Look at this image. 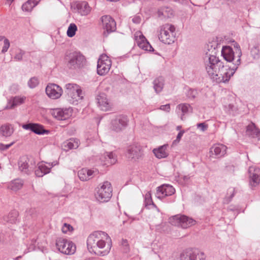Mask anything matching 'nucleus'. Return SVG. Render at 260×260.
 <instances>
[{
	"label": "nucleus",
	"instance_id": "72a5a7b5",
	"mask_svg": "<svg viewBox=\"0 0 260 260\" xmlns=\"http://www.w3.org/2000/svg\"><path fill=\"white\" fill-rule=\"evenodd\" d=\"M79 146V141L77 139H70L69 140L65 142L63 144V147L65 150L68 151L72 149H76Z\"/></svg>",
	"mask_w": 260,
	"mask_h": 260
},
{
	"label": "nucleus",
	"instance_id": "c03bdc74",
	"mask_svg": "<svg viewBox=\"0 0 260 260\" xmlns=\"http://www.w3.org/2000/svg\"><path fill=\"white\" fill-rule=\"evenodd\" d=\"M38 79L35 77L31 78L28 81V86L30 88H34L36 87L39 84Z\"/></svg>",
	"mask_w": 260,
	"mask_h": 260
},
{
	"label": "nucleus",
	"instance_id": "7ed1b4c3",
	"mask_svg": "<svg viewBox=\"0 0 260 260\" xmlns=\"http://www.w3.org/2000/svg\"><path fill=\"white\" fill-rule=\"evenodd\" d=\"M64 61L69 69L77 70L86 65V59L79 51H68L65 53Z\"/></svg>",
	"mask_w": 260,
	"mask_h": 260
},
{
	"label": "nucleus",
	"instance_id": "e2e57ef3",
	"mask_svg": "<svg viewBox=\"0 0 260 260\" xmlns=\"http://www.w3.org/2000/svg\"><path fill=\"white\" fill-rule=\"evenodd\" d=\"M5 39H6V38L4 36H0V41H2L3 40L4 41Z\"/></svg>",
	"mask_w": 260,
	"mask_h": 260
},
{
	"label": "nucleus",
	"instance_id": "79ce46f5",
	"mask_svg": "<svg viewBox=\"0 0 260 260\" xmlns=\"http://www.w3.org/2000/svg\"><path fill=\"white\" fill-rule=\"evenodd\" d=\"M251 54L254 58L258 57L260 54V45H256L251 49Z\"/></svg>",
	"mask_w": 260,
	"mask_h": 260
},
{
	"label": "nucleus",
	"instance_id": "bf43d9fd",
	"mask_svg": "<svg viewBox=\"0 0 260 260\" xmlns=\"http://www.w3.org/2000/svg\"><path fill=\"white\" fill-rule=\"evenodd\" d=\"M174 1L181 5H185L187 3V0H174Z\"/></svg>",
	"mask_w": 260,
	"mask_h": 260
},
{
	"label": "nucleus",
	"instance_id": "cd10ccee",
	"mask_svg": "<svg viewBox=\"0 0 260 260\" xmlns=\"http://www.w3.org/2000/svg\"><path fill=\"white\" fill-rule=\"evenodd\" d=\"M137 44L140 48L144 50L149 51H153L152 47L143 35L139 37V39L137 40Z\"/></svg>",
	"mask_w": 260,
	"mask_h": 260
},
{
	"label": "nucleus",
	"instance_id": "2eb2a0df",
	"mask_svg": "<svg viewBox=\"0 0 260 260\" xmlns=\"http://www.w3.org/2000/svg\"><path fill=\"white\" fill-rule=\"evenodd\" d=\"M45 90L47 95L52 99H58L63 92L61 87L54 83L49 84Z\"/></svg>",
	"mask_w": 260,
	"mask_h": 260
},
{
	"label": "nucleus",
	"instance_id": "a211bd4d",
	"mask_svg": "<svg viewBox=\"0 0 260 260\" xmlns=\"http://www.w3.org/2000/svg\"><path fill=\"white\" fill-rule=\"evenodd\" d=\"M226 149V146L223 144H215L210 148L209 155L215 158L221 157L225 154Z\"/></svg>",
	"mask_w": 260,
	"mask_h": 260
},
{
	"label": "nucleus",
	"instance_id": "c85d7f7f",
	"mask_svg": "<svg viewBox=\"0 0 260 260\" xmlns=\"http://www.w3.org/2000/svg\"><path fill=\"white\" fill-rule=\"evenodd\" d=\"M13 126L9 123L3 124L0 127V134L4 137H9L14 133Z\"/></svg>",
	"mask_w": 260,
	"mask_h": 260
},
{
	"label": "nucleus",
	"instance_id": "7c9ffc66",
	"mask_svg": "<svg viewBox=\"0 0 260 260\" xmlns=\"http://www.w3.org/2000/svg\"><path fill=\"white\" fill-rule=\"evenodd\" d=\"M167 145H163L160 146L158 148H155L153 150V152L155 156L158 158H166L168 155V153L167 152Z\"/></svg>",
	"mask_w": 260,
	"mask_h": 260
},
{
	"label": "nucleus",
	"instance_id": "f704fd0d",
	"mask_svg": "<svg viewBox=\"0 0 260 260\" xmlns=\"http://www.w3.org/2000/svg\"><path fill=\"white\" fill-rule=\"evenodd\" d=\"M40 0H28L22 6L23 11L30 12L39 3Z\"/></svg>",
	"mask_w": 260,
	"mask_h": 260
},
{
	"label": "nucleus",
	"instance_id": "dca6fc26",
	"mask_svg": "<svg viewBox=\"0 0 260 260\" xmlns=\"http://www.w3.org/2000/svg\"><path fill=\"white\" fill-rule=\"evenodd\" d=\"M248 173L250 186L251 188L256 186L260 182V169L255 166L250 167Z\"/></svg>",
	"mask_w": 260,
	"mask_h": 260
},
{
	"label": "nucleus",
	"instance_id": "338daca9",
	"mask_svg": "<svg viewBox=\"0 0 260 260\" xmlns=\"http://www.w3.org/2000/svg\"><path fill=\"white\" fill-rule=\"evenodd\" d=\"M7 1L10 2L11 3H12L14 0H7Z\"/></svg>",
	"mask_w": 260,
	"mask_h": 260
},
{
	"label": "nucleus",
	"instance_id": "13d9d810",
	"mask_svg": "<svg viewBox=\"0 0 260 260\" xmlns=\"http://www.w3.org/2000/svg\"><path fill=\"white\" fill-rule=\"evenodd\" d=\"M132 21L135 23H139L141 21V18L140 17L137 16L133 18Z\"/></svg>",
	"mask_w": 260,
	"mask_h": 260
},
{
	"label": "nucleus",
	"instance_id": "423d86ee",
	"mask_svg": "<svg viewBox=\"0 0 260 260\" xmlns=\"http://www.w3.org/2000/svg\"><path fill=\"white\" fill-rule=\"evenodd\" d=\"M55 244L57 249L64 254H73L76 250V245L72 241L62 237L58 238Z\"/></svg>",
	"mask_w": 260,
	"mask_h": 260
},
{
	"label": "nucleus",
	"instance_id": "a18cd8bd",
	"mask_svg": "<svg viewBox=\"0 0 260 260\" xmlns=\"http://www.w3.org/2000/svg\"><path fill=\"white\" fill-rule=\"evenodd\" d=\"M25 52L20 49H18L14 57L15 61H20L22 60L23 56L25 54Z\"/></svg>",
	"mask_w": 260,
	"mask_h": 260
},
{
	"label": "nucleus",
	"instance_id": "052dcab7",
	"mask_svg": "<svg viewBox=\"0 0 260 260\" xmlns=\"http://www.w3.org/2000/svg\"><path fill=\"white\" fill-rule=\"evenodd\" d=\"M182 178L183 179L184 181H187L189 179L190 177L188 175H184Z\"/></svg>",
	"mask_w": 260,
	"mask_h": 260
},
{
	"label": "nucleus",
	"instance_id": "ea45409f",
	"mask_svg": "<svg viewBox=\"0 0 260 260\" xmlns=\"http://www.w3.org/2000/svg\"><path fill=\"white\" fill-rule=\"evenodd\" d=\"M77 30V27L75 23H71L68 27L67 34L69 37H73L76 34V31Z\"/></svg>",
	"mask_w": 260,
	"mask_h": 260
},
{
	"label": "nucleus",
	"instance_id": "c756f323",
	"mask_svg": "<svg viewBox=\"0 0 260 260\" xmlns=\"http://www.w3.org/2000/svg\"><path fill=\"white\" fill-rule=\"evenodd\" d=\"M24 184L23 180L16 179L11 181L8 184V188L13 191H16L20 189Z\"/></svg>",
	"mask_w": 260,
	"mask_h": 260
},
{
	"label": "nucleus",
	"instance_id": "3c124183",
	"mask_svg": "<svg viewBox=\"0 0 260 260\" xmlns=\"http://www.w3.org/2000/svg\"><path fill=\"white\" fill-rule=\"evenodd\" d=\"M121 245L124 248V252H127L129 251V246L127 240L126 239H122L121 241Z\"/></svg>",
	"mask_w": 260,
	"mask_h": 260
},
{
	"label": "nucleus",
	"instance_id": "8fccbe9b",
	"mask_svg": "<svg viewBox=\"0 0 260 260\" xmlns=\"http://www.w3.org/2000/svg\"><path fill=\"white\" fill-rule=\"evenodd\" d=\"M9 47H10V42H9V40L7 39H5V40L4 41V46H3L2 50V52L3 53H5V52H6L8 51Z\"/></svg>",
	"mask_w": 260,
	"mask_h": 260
},
{
	"label": "nucleus",
	"instance_id": "6ab92c4d",
	"mask_svg": "<svg viewBox=\"0 0 260 260\" xmlns=\"http://www.w3.org/2000/svg\"><path fill=\"white\" fill-rule=\"evenodd\" d=\"M22 127L24 129L30 130L38 135L48 134L49 133V131L44 129L42 125L38 123H29L24 124L22 125Z\"/></svg>",
	"mask_w": 260,
	"mask_h": 260
},
{
	"label": "nucleus",
	"instance_id": "412c9836",
	"mask_svg": "<svg viewBox=\"0 0 260 260\" xmlns=\"http://www.w3.org/2000/svg\"><path fill=\"white\" fill-rule=\"evenodd\" d=\"M98 106L103 111H108L111 108V105L104 93H100L96 97Z\"/></svg>",
	"mask_w": 260,
	"mask_h": 260
},
{
	"label": "nucleus",
	"instance_id": "0eeeda50",
	"mask_svg": "<svg viewBox=\"0 0 260 260\" xmlns=\"http://www.w3.org/2000/svg\"><path fill=\"white\" fill-rule=\"evenodd\" d=\"M129 120L127 116L119 114L115 116L111 121V128L116 132L124 130L128 124Z\"/></svg>",
	"mask_w": 260,
	"mask_h": 260
},
{
	"label": "nucleus",
	"instance_id": "864d4df0",
	"mask_svg": "<svg viewBox=\"0 0 260 260\" xmlns=\"http://www.w3.org/2000/svg\"><path fill=\"white\" fill-rule=\"evenodd\" d=\"M197 126V127L198 128H200V130L202 132H205L208 128V125L206 124L205 123H198Z\"/></svg>",
	"mask_w": 260,
	"mask_h": 260
},
{
	"label": "nucleus",
	"instance_id": "680f3d73",
	"mask_svg": "<svg viewBox=\"0 0 260 260\" xmlns=\"http://www.w3.org/2000/svg\"><path fill=\"white\" fill-rule=\"evenodd\" d=\"M182 126L181 125H178L176 127V129L177 131H181V128Z\"/></svg>",
	"mask_w": 260,
	"mask_h": 260
},
{
	"label": "nucleus",
	"instance_id": "aec40b11",
	"mask_svg": "<svg viewBox=\"0 0 260 260\" xmlns=\"http://www.w3.org/2000/svg\"><path fill=\"white\" fill-rule=\"evenodd\" d=\"M234 49L229 46H223L221 50V55L228 62L234 61L235 63L237 59Z\"/></svg>",
	"mask_w": 260,
	"mask_h": 260
},
{
	"label": "nucleus",
	"instance_id": "de8ad7c7",
	"mask_svg": "<svg viewBox=\"0 0 260 260\" xmlns=\"http://www.w3.org/2000/svg\"><path fill=\"white\" fill-rule=\"evenodd\" d=\"M62 232L63 233L67 234L68 232L73 231V228L69 224L64 223L61 229Z\"/></svg>",
	"mask_w": 260,
	"mask_h": 260
},
{
	"label": "nucleus",
	"instance_id": "49530a36",
	"mask_svg": "<svg viewBox=\"0 0 260 260\" xmlns=\"http://www.w3.org/2000/svg\"><path fill=\"white\" fill-rule=\"evenodd\" d=\"M197 90L193 89H189L186 95L189 99H194L197 95Z\"/></svg>",
	"mask_w": 260,
	"mask_h": 260
},
{
	"label": "nucleus",
	"instance_id": "473e14b6",
	"mask_svg": "<svg viewBox=\"0 0 260 260\" xmlns=\"http://www.w3.org/2000/svg\"><path fill=\"white\" fill-rule=\"evenodd\" d=\"M164 82V78L162 77H159L154 80L153 88L156 93H159L162 90Z\"/></svg>",
	"mask_w": 260,
	"mask_h": 260
},
{
	"label": "nucleus",
	"instance_id": "f03ea898",
	"mask_svg": "<svg viewBox=\"0 0 260 260\" xmlns=\"http://www.w3.org/2000/svg\"><path fill=\"white\" fill-rule=\"evenodd\" d=\"M112 246V241L109 235L102 231H95L90 234L87 239V247L89 252L104 256L108 254Z\"/></svg>",
	"mask_w": 260,
	"mask_h": 260
},
{
	"label": "nucleus",
	"instance_id": "774afa93",
	"mask_svg": "<svg viewBox=\"0 0 260 260\" xmlns=\"http://www.w3.org/2000/svg\"><path fill=\"white\" fill-rule=\"evenodd\" d=\"M2 241V237H1V236L0 235V242Z\"/></svg>",
	"mask_w": 260,
	"mask_h": 260
},
{
	"label": "nucleus",
	"instance_id": "f8f14e48",
	"mask_svg": "<svg viewBox=\"0 0 260 260\" xmlns=\"http://www.w3.org/2000/svg\"><path fill=\"white\" fill-rule=\"evenodd\" d=\"M103 28L105 30L103 35L105 37L116 29V23L115 20L109 15H105L101 17Z\"/></svg>",
	"mask_w": 260,
	"mask_h": 260
},
{
	"label": "nucleus",
	"instance_id": "4be33fe9",
	"mask_svg": "<svg viewBox=\"0 0 260 260\" xmlns=\"http://www.w3.org/2000/svg\"><path fill=\"white\" fill-rule=\"evenodd\" d=\"M97 173V171H94L92 170L83 168L78 171V176L80 180L86 181L91 179L95 174Z\"/></svg>",
	"mask_w": 260,
	"mask_h": 260
},
{
	"label": "nucleus",
	"instance_id": "4d7b16f0",
	"mask_svg": "<svg viewBox=\"0 0 260 260\" xmlns=\"http://www.w3.org/2000/svg\"><path fill=\"white\" fill-rule=\"evenodd\" d=\"M159 109L164 111L169 112L170 110V105L169 104L165 105H161L160 106Z\"/></svg>",
	"mask_w": 260,
	"mask_h": 260
},
{
	"label": "nucleus",
	"instance_id": "4468645a",
	"mask_svg": "<svg viewBox=\"0 0 260 260\" xmlns=\"http://www.w3.org/2000/svg\"><path fill=\"white\" fill-rule=\"evenodd\" d=\"M57 164L58 162L57 161L48 163L42 161L39 163L38 164V168L35 171L36 176L38 177H43L50 173L51 169Z\"/></svg>",
	"mask_w": 260,
	"mask_h": 260
},
{
	"label": "nucleus",
	"instance_id": "39448f33",
	"mask_svg": "<svg viewBox=\"0 0 260 260\" xmlns=\"http://www.w3.org/2000/svg\"><path fill=\"white\" fill-rule=\"evenodd\" d=\"M95 190V198L98 201L102 203L108 202L112 196V188L111 183L108 181H105L102 184H100Z\"/></svg>",
	"mask_w": 260,
	"mask_h": 260
},
{
	"label": "nucleus",
	"instance_id": "6e6d98bb",
	"mask_svg": "<svg viewBox=\"0 0 260 260\" xmlns=\"http://www.w3.org/2000/svg\"><path fill=\"white\" fill-rule=\"evenodd\" d=\"M13 144H14V142H12L9 144H0V150H3V151L9 149Z\"/></svg>",
	"mask_w": 260,
	"mask_h": 260
},
{
	"label": "nucleus",
	"instance_id": "ddd939ff",
	"mask_svg": "<svg viewBox=\"0 0 260 260\" xmlns=\"http://www.w3.org/2000/svg\"><path fill=\"white\" fill-rule=\"evenodd\" d=\"M97 159L99 165L107 166L113 165L117 161V156L113 152H106L104 154L97 156Z\"/></svg>",
	"mask_w": 260,
	"mask_h": 260
},
{
	"label": "nucleus",
	"instance_id": "9d476101",
	"mask_svg": "<svg viewBox=\"0 0 260 260\" xmlns=\"http://www.w3.org/2000/svg\"><path fill=\"white\" fill-rule=\"evenodd\" d=\"M111 67V61L106 55H102L99 59L97 65V73L100 75L107 74Z\"/></svg>",
	"mask_w": 260,
	"mask_h": 260
},
{
	"label": "nucleus",
	"instance_id": "09e8293b",
	"mask_svg": "<svg viewBox=\"0 0 260 260\" xmlns=\"http://www.w3.org/2000/svg\"><path fill=\"white\" fill-rule=\"evenodd\" d=\"M145 203L146 206H147L148 205H154V204L152 202L150 193H148L146 194L145 195Z\"/></svg>",
	"mask_w": 260,
	"mask_h": 260
},
{
	"label": "nucleus",
	"instance_id": "5701e85b",
	"mask_svg": "<svg viewBox=\"0 0 260 260\" xmlns=\"http://www.w3.org/2000/svg\"><path fill=\"white\" fill-rule=\"evenodd\" d=\"M246 134L251 138H256L260 140V130L251 122L246 126Z\"/></svg>",
	"mask_w": 260,
	"mask_h": 260
},
{
	"label": "nucleus",
	"instance_id": "f3484780",
	"mask_svg": "<svg viewBox=\"0 0 260 260\" xmlns=\"http://www.w3.org/2000/svg\"><path fill=\"white\" fill-rule=\"evenodd\" d=\"M175 192V189L173 186L164 184L157 188L156 197L157 198L161 199L167 196H171Z\"/></svg>",
	"mask_w": 260,
	"mask_h": 260
},
{
	"label": "nucleus",
	"instance_id": "bb28decb",
	"mask_svg": "<svg viewBox=\"0 0 260 260\" xmlns=\"http://www.w3.org/2000/svg\"><path fill=\"white\" fill-rule=\"evenodd\" d=\"M220 46L215 41H213L209 42L206 46V52L205 54H211L213 55H216L217 52L219 51V49Z\"/></svg>",
	"mask_w": 260,
	"mask_h": 260
},
{
	"label": "nucleus",
	"instance_id": "4c0bfd02",
	"mask_svg": "<svg viewBox=\"0 0 260 260\" xmlns=\"http://www.w3.org/2000/svg\"><path fill=\"white\" fill-rule=\"evenodd\" d=\"M25 99V97L24 96H15L10 101L9 104H10V106L9 107L7 106V108L9 109H13L15 107L23 103Z\"/></svg>",
	"mask_w": 260,
	"mask_h": 260
},
{
	"label": "nucleus",
	"instance_id": "0e129e2a",
	"mask_svg": "<svg viewBox=\"0 0 260 260\" xmlns=\"http://www.w3.org/2000/svg\"><path fill=\"white\" fill-rule=\"evenodd\" d=\"M234 196V190H233V193L231 195V197H230V198L232 199L233 197ZM231 199L229 201H231Z\"/></svg>",
	"mask_w": 260,
	"mask_h": 260
},
{
	"label": "nucleus",
	"instance_id": "20e7f679",
	"mask_svg": "<svg viewBox=\"0 0 260 260\" xmlns=\"http://www.w3.org/2000/svg\"><path fill=\"white\" fill-rule=\"evenodd\" d=\"M175 27L171 24L166 23L159 27V40L166 44H171L175 40Z\"/></svg>",
	"mask_w": 260,
	"mask_h": 260
},
{
	"label": "nucleus",
	"instance_id": "69168bd1",
	"mask_svg": "<svg viewBox=\"0 0 260 260\" xmlns=\"http://www.w3.org/2000/svg\"><path fill=\"white\" fill-rule=\"evenodd\" d=\"M234 106L232 105H229V107H230V108L232 109V107H233Z\"/></svg>",
	"mask_w": 260,
	"mask_h": 260
},
{
	"label": "nucleus",
	"instance_id": "393cba45",
	"mask_svg": "<svg viewBox=\"0 0 260 260\" xmlns=\"http://www.w3.org/2000/svg\"><path fill=\"white\" fill-rule=\"evenodd\" d=\"M68 100L69 102L73 105H77L78 102L82 101L84 97V94L82 92L81 88L80 87V91L77 92L76 93L69 92V95H67Z\"/></svg>",
	"mask_w": 260,
	"mask_h": 260
},
{
	"label": "nucleus",
	"instance_id": "c9c22d12",
	"mask_svg": "<svg viewBox=\"0 0 260 260\" xmlns=\"http://www.w3.org/2000/svg\"><path fill=\"white\" fill-rule=\"evenodd\" d=\"M80 86L77 84L75 83H68L65 85V92L67 95H69V92L71 91L74 94L77 92L80 91Z\"/></svg>",
	"mask_w": 260,
	"mask_h": 260
},
{
	"label": "nucleus",
	"instance_id": "a19ab883",
	"mask_svg": "<svg viewBox=\"0 0 260 260\" xmlns=\"http://www.w3.org/2000/svg\"><path fill=\"white\" fill-rule=\"evenodd\" d=\"M18 213L16 211L14 210L11 212L7 217V221L10 223H14L17 219Z\"/></svg>",
	"mask_w": 260,
	"mask_h": 260
},
{
	"label": "nucleus",
	"instance_id": "1a4fd4ad",
	"mask_svg": "<svg viewBox=\"0 0 260 260\" xmlns=\"http://www.w3.org/2000/svg\"><path fill=\"white\" fill-rule=\"evenodd\" d=\"M125 156L129 160L133 162L137 161L143 156L142 147L138 144L129 146L127 148Z\"/></svg>",
	"mask_w": 260,
	"mask_h": 260
},
{
	"label": "nucleus",
	"instance_id": "5fc2aeb1",
	"mask_svg": "<svg viewBox=\"0 0 260 260\" xmlns=\"http://www.w3.org/2000/svg\"><path fill=\"white\" fill-rule=\"evenodd\" d=\"M36 242V240H35V239H32L31 240V243H30L29 246L28 247V248H27V251L26 252H30V251H33L35 250Z\"/></svg>",
	"mask_w": 260,
	"mask_h": 260
},
{
	"label": "nucleus",
	"instance_id": "37998d69",
	"mask_svg": "<svg viewBox=\"0 0 260 260\" xmlns=\"http://www.w3.org/2000/svg\"><path fill=\"white\" fill-rule=\"evenodd\" d=\"M181 260H192L191 249L187 250L180 255Z\"/></svg>",
	"mask_w": 260,
	"mask_h": 260
},
{
	"label": "nucleus",
	"instance_id": "a878e982",
	"mask_svg": "<svg viewBox=\"0 0 260 260\" xmlns=\"http://www.w3.org/2000/svg\"><path fill=\"white\" fill-rule=\"evenodd\" d=\"M234 51H235V53L236 56L237 57V60L235 63H233L232 68L234 70L235 72L237 70L238 66L241 64V56L242 55V51L241 50L240 45L236 42H234Z\"/></svg>",
	"mask_w": 260,
	"mask_h": 260
},
{
	"label": "nucleus",
	"instance_id": "6e6552de",
	"mask_svg": "<svg viewBox=\"0 0 260 260\" xmlns=\"http://www.w3.org/2000/svg\"><path fill=\"white\" fill-rule=\"evenodd\" d=\"M19 170L26 174L32 172L36 168V161L34 158L26 156L20 158L18 162Z\"/></svg>",
	"mask_w": 260,
	"mask_h": 260
},
{
	"label": "nucleus",
	"instance_id": "e433bc0d",
	"mask_svg": "<svg viewBox=\"0 0 260 260\" xmlns=\"http://www.w3.org/2000/svg\"><path fill=\"white\" fill-rule=\"evenodd\" d=\"M177 110L181 111L182 113V114L181 116V119L182 120L183 119V116L189 113L190 111H191L192 108L189 104L186 103L180 104L177 106L176 108Z\"/></svg>",
	"mask_w": 260,
	"mask_h": 260
},
{
	"label": "nucleus",
	"instance_id": "58836bf2",
	"mask_svg": "<svg viewBox=\"0 0 260 260\" xmlns=\"http://www.w3.org/2000/svg\"><path fill=\"white\" fill-rule=\"evenodd\" d=\"M192 260H204V253L198 249H191Z\"/></svg>",
	"mask_w": 260,
	"mask_h": 260
},
{
	"label": "nucleus",
	"instance_id": "2f4dec72",
	"mask_svg": "<svg viewBox=\"0 0 260 260\" xmlns=\"http://www.w3.org/2000/svg\"><path fill=\"white\" fill-rule=\"evenodd\" d=\"M77 7L79 13L82 16L87 15L90 12V7L86 2H82L78 4Z\"/></svg>",
	"mask_w": 260,
	"mask_h": 260
},
{
	"label": "nucleus",
	"instance_id": "b1692460",
	"mask_svg": "<svg viewBox=\"0 0 260 260\" xmlns=\"http://www.w3.org/2000/svg\"><path fill=\"white\" fill-rule=\"evenodd\" d=\"M69 110L68 109L57 108L53 109L52 112V115L54 118L58 120H63L66 119L70 116L69 114Z\"/></svg>",
	"mask_w": 260,
	"mask_h": 260
},
{
	"label": "nucleus",
	"instance_id": "9b49d317",
	"mask_svg": "<svg viewBox=\"0 0 260 260\" xmlns=\"http://www.w3.org/2000/svg\"><path fill=\"white\" fill-rule=\"evenodd\" d=\"M172 220L176 221L174 224L177 226H180L183 229H186L196 224V221L188 216L184 215H176L172 217Z\"/></svg>",
	"mask_w": 260,
	"mask_h": 260
},
{
	"label": "nucleus",
	"instance_id": "603ef678",
	"mask_svg": "<svg viewBox=\"0 0 260 260\" xmlns=\"http://www.w3.org/2000/svg\"><path fill=\"white\" fill-rule=\"evenodd\" d=\"M185 131L184 130L180 131L177 136L176 139L173 141V144L178 143L180 141Z\"/></svg>",
	"mask_w": 260,
	"mask_h": 260
},
{
	"label": "nucleus",
	"instance_id": "f257e3e1",
	"mask_svg": "<svg viewBox=\"0 0 260 260\" xmlns=\"http://www.w3.org/2000/svg\"><path fill=\"white\" fill-rule=\"evenodd\" d=\"M204 66L209 77L217 83L228 82L235 74L232 66H224L216 55L205 54Z\"/></svg>",
	"mask_w": 260,
	"mask_h": 260
}]
</instances>
